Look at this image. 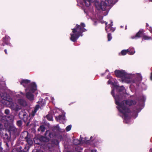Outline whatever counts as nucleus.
I'll list each match as a JSON object with an SVG mask.
<instances>
[{
	"instance_id": "obj_1",
	"label": "nucleus",
	"mask_w": 152,
	"mask_h": 152,
	"mask_svg": "<svg viewBox=\"0 0 152 152\" xmlns=\"http://www.w3.org/2000/svg\"><path fill=\"white\" fill-rule=\"evenodd\" d=\"M127 105L130 106L134 105L136 104V101L134 100L128 99L126 100H123L121 102H120L116 101V104L118 106L116 108L118 109L120 112L123 114L125 120L127 121L129 119V115L126 113H129L131 110L125 104Z\"/></svg>"
},
{
	"instance_id": "obj_2",
	"label": "nucleus",
	"mask_w": 152,
	"mask_h": 152,
	"mask_svg": "<svg viewBox=\"0 0 152 152\" xmlns=\"http://www.w3.org/2000/svg\"><path fill=\"white\" fill-rule=\"evenodd\" d=\"M85 27V24L83 23H81L80 25L76 24L75 28L72 29L73 33L70 34V40L74 42H76L80 36H82L83 32L87 31L84 28Z\"/></svg>"
},
{
	"instance_id": "obj_3",
	"label": "nucleus",
	"mask_w": 152,
	"mask_h": 152,
	"mask_svg": "<svg viewBox=\"0 0 152 152\" xmlns=\"http://www.w3.org/2000/svg\"><path fill=\"white\" fill-rule=\"evenodd\" d=\"M7 129L10 136L14 139L19 136L20 134L19 130L16 128L13 124H9Z\"/></svg>"
},
{
	"instance_id": "obj_4",
	"label": "nucleus",
	"mask_w": 152,
	"mask_h": 152,
	"mask_svg": "<svg viewBox=\"0 0 152 152\" xmlns=\"http://www.w3.org/2000/svg\"><path fill=\"white\" fill-rule=\"evenodd\" d=\"M19 116L20 118H21L22 116V120L24 123L27 122L26 124V126H29L30 123V118L28 120L29 116H28L27 113L25 111V110H21L19 113Z\"/></svg>"
},
{
	"instance_id": "obj_5",
	"label": "nucleus",
	"mask_w": 152,
	"mask_h": 152,
	"mask_svg": "<svg viewBox=\"0 0 152 152\" xmlns=\"http://www.w3.org/2000/svg\"><path fill=\"white\" fill-rule=\"evenodd\" d=\"M114 72L115 75L117 77L121 78L122 79H124V80L128 78L127 73L124 70L116 69L115 71Z\"/></svg>"
},
{
	"instance_id": "obj_6",
	"label": "nucleus",
	"mask_w": 152,
	"mask_h": 152,
	"mask_svg": "<svg viewBox=\"0 0 152 152\" xmlns=\"http://www.w3.org/2000/svg\"><path fill=\"white\" fill-rule=\"evenodd\" d=\"M112 0H105L104 2H102L100 4V8L103 11L106 10L107 7L113 5Z\"/></svg>"
},
{
	"instance_id": "obj_7",
	"label": "nucleus",
	"mask_w": 152,
	"mask_h": 152,
	"mask_svg": "<svg viewBox=\"0 0 152 152\" xmlns=\"http://www.w3.org/2000/svg\"><path fill=\"white\" fill-rule=\"evenodd\" d=\"M10 148L7 142H0V152H7Z\"/></svg>"
},
{
	"instance_id": "obj_8",
	"label": "nucleus",
	"mask_w": 152,
	"mask_h": 152,
	"mask_svg": "<svg viewBox=\"0 0 152 152\" xmlns=\"http://www.w3.org/2000/svg\"><path fill=\"white\" fill-rule=\"evenodd\" d=\"M10 37L7 35H6L5 37L2 38L3 43L1 45L4 46L5 45H8L12 47L11 44L10 42Z\"/></svg>"
},
{
	"instance_id": "obj_9",
	"label": "nucleus",
	"mask_w": 152,
	"mask_h": 152,
	"mask_svg": "<svg viewBox=\"0 0 152 152\" xmlns=\"http://www.w3.org/2000/svg\"><path fill=\"white\" fill-rule=\"evenodd\" d=\"M145 31L143 29H140L136 33L135 35L131 36V38L132 39H137L140 37H142L143 35L144 34V33Z\"/></svg>"
},
{
	"instance_id": "obj_10",
	"label": "nucleus",
	"mask_w": 152,
	"mask_h": 152,
	"mask_svg": "<svg viewBox=\"0 0 152 152\" xmlns=\"http://www.w3.org/2000/svg\"><path fill=\"white\" fill-rule=\"evenodd\" d=\"M8 104L9 107L16 111H18L20 109V106L12 102V101L9 103H8Z\"/></svg>"
},
{
	"instance_id": "obj_11",
	"label": "nucleus",
	"mask_w": 152,
	"mask_h": 152,
	"mask_svg": "<svg viewBox=\"0 0 152 152\" xmlns=\"http://www.w3.org/2000/svg\"><path fill=\"white\" fill-rule=\"evenodd\" d=\"M0 95L3 99L8 102V103H9L12 101V99L11 97L6 93H3L1 94Z\"/></svg>"
},
{
	"instance_id": "obj_12",
	"label": "nucleus",
	"mask_w": 152,
	"mask_h": 152,
	"mask_svg": "<svg viewBox=\"0 0 152 152\" xmlns=\"http://www.w3.org/2000/svg\"><path fill=\"white\" fill-rule=\"evenodd\" d=\"M111 94L114 98L115 100V103L116 104V101L120 102L122 99V96L121 95H116L115 96L114 95V90H112L111 92Z\"/></svg>"
},
{
	"instance_id": "obj_13",
	"label": "nucleus",
	"mask_w": 152,
	"mask_h": 152,
	"mask_svg": "<svg viewBox=\"0 0 152 152\" xmlns=\"http://www.w3.org/2000/svg\"><path fill=\"white\" fill-rule=\"evenodd\" d=\"M59 143V142L58 140L55 139H52L51 141V143H48V146L49 149H50L53 148L55 145H58Z\"/></svg>"
},
{
	"instance_id": "obj_14",
	"label": "nucleus",
	"mask_w": 152,
	"mask_h": 152,
	"mask_svg": "<svg viewBox=\"0 0 152 152\" xmlns=\"http://www.w3.org/2000/svg\"><path fill=\"white\" fill-rule=\"evenodd\" d=\"M26 133L27 134L26 136L25 137L24 139L28 144L30 146H31L33 144L32 140L30 138L29 134L28 132H26Z\"/></svg>"
},
{
	"instance_id": "obj_15",
	"label": "nucleus",
	"mask_w": 152,
	"mask_h": 152,
	"mask_svg": "<svg viewBox=\"0 0 152 152\" xmlns=\"http://www.w3.org/2000/svg\"><path fill=\"white\" fill-rule=\"evenodd\" d=\"M37 90V85L34 82L31 83L30 85L29 91L34 93Z\"/></svg>"
},
{
	"instance_id": "obj_16",
	"label": "nucleus",
	"mask_w": 152,
	"mask_h": 152,
	"mask_svg": "<svg viewBox=\"0 0 152 152\" xmlns=\"http://www.w3.org/2000/svg\"><path fill=\"white\" fill-rule=\"evenodd\" d=\"M39 140L41 142H48L49 141L50 138L46 136H42L39 138Z\"/></svg>"
},
{
	"instance_id": "obj_17",
	"label": "nucleus",
	"mask_w": 152,
	"mask_h": 152,
	"mask_svg": "<svg viewBox=\"0 0 152 152\" xmlns=\"http://www.w3.org/2000/svg\"><path fill=\"white\" fill-rule=\"evenodd\" d=\"M26 96L30 101L33 100L34 99V95L30 92H28L26 93Z\"/></svg>"
},
{
	"instance_id": "obj_18",
	"label": "nucleus",
	"mask_w": 152,
	"mask_h": 152,
	"mask_svg": "<svg viewBox=\"0 0 152 152\" xmlns=\"http://www.w3.org/2000/svg\"><path fill=\"white\" fill-rule=\"evenodd\" d=\"M3 138L5 140L4 142H7L8 143V142H9L11 140V136L10 134L9 135L7 134V133H6L4 135H3Z\"/></svg>"
},
{
	"instance_id": "obj_19",
	"label": "nucleus",
	"mask_w": 152,
	"mask_h": 152,
	"mask_svg": "<svg viewBox=\"0 0 152 152\" xmlns=\"http://www.w3.org/2000/svg\"><path fill=\"white\" fill-rule=\"evenodd\" d=\"M18 103L21 105L25 107L27 105V103L26 101L22 99H20L18 100Z\"/></svg>"
},
{
	"instance_id": "obj_20",
	"label": "nucleus",
	"mask_w": 152,
	"mask_h": 152,
	"mask_svg": "<svg viewBox=\"0 0 152 152\" xmlns=\"http://www.w3.org/2000/svg\"><path fill=\"white\" fill-rule=\"evenodd\" d=\"M47 134L49 138H51L54 135V134L53 132H51L48 130H47L45 134V136H46Z\"/></svg>"
},
{
	"instance_id": "obj_21",
	"label": "nucleus",
	"mask_w": 152,
	"mask_h": 152,
	"mask_svg": "<svg viewBox=\"0 0 152 152\" xmlns=\"http://www.w3.org/2000/svg\"><path fill=\"white\" fill-rule=\"evenodd\" d=\"M105 30L107 33L109 32H113L115 31V28L112 27L106 26L105 27Z\"/></svg>"
},
{
	"instance_id": "obj_22",
	"label": "nucleus",
	"mask_w": 152,
	"mask_h": 152,
	"mask_svg": "<svg viewBox=\"0 0 152 152\" xmlns=\"http://www.w3.org/2000/svg\"><path fill=\"white\" fill-rule=\"evenodd\" d=\"M30 82V81L29 80L27 79H23L20 81V83L21 85H22L23 86L25 87L26 86L25 84H27Z\"/></svg>"
},
{
	"instance_id": "obj_23",
	"label": "nucleus",
	"mask_w": 152,
	"mask_h": 152,
	"mask_svg": "<svg viewBox=\"0 0 152 152\" xmlns=\"http://www.w3.org/2000/svg\"><path fill=\"white\" fill-rule=\"evenodd\" d=\"M55 119L57 121L63 120H64L65 119V115L63 114L60 115L58 117H55Z\"/></svg>"
},
{
	"instance_id": "obj_24",
	"label": "nucleus",
	"mask_w": 152,
	"mask_h": 152,
	"mask_svg": "<svg viewBox=\"0 0 152 152\" xmlns=\"http://www.w3.org/2000/svg\"><path fill=\"white\" fill-rule=\"evenodd\" d=\"M114 86L115 88H116L117 89L119 92L122 91L124 89V88L123 86H122L120 87L118 86L115 85H114Z\"/></svg>"
},
{
	"instance_id": "obj_25",
	"label": "nucleus",
	"mask_w": 152,
	"mask_h": 152,
	"mask_svg": "<svg viewBox=\"0 0 152 152\" xmlns=\"http://www.w3.org/2000/svg\"><path fill=\"white\" fill-rule=\"evenodd\" d=\"M52 130L54 132H58L60 131V129L58 126L57 125L53 128Z\"/></svg>"
},
{
	"instance_id": "obj_26",
	"label": "nucleus",
	"mask_w": 152,
	"mask_h": 152,
	"mask_svg": "<svg viewBox=\"0 0 152 152\" xmlns=\"http://www.w3.org/2000/svg\"><path fill=\"white\" fill-rule=\"evenodd\" d=\"M46 118L49 121H53V117L52 115L50 113L46 115Z\"/></svg>"
},
{
	"instance_id": "obj_27",
	"label": "nucleus",
	"mask_w": 152,
	"mask_h": 152,
	"mask_svg": "<svg viewBox=\"0 0 152 152\" xmlns=\"http://www.w3.org/2000/svg\"><path fill=\"white\" fill-rule=\"evenodd\" d=\"M85 5L87 7L90 6L91 0H83Z\"/></svg>"
},
{
	"instance_id": "obj_28",
	"label": "nucleus",
	"mask_w": 152,
	"mask_h": 152,
	"mask_svg": "<svg viewBox=\"0 0 152 152\" xmlns=\"http://www.w3.org/2000/svg\"><path fill=\"white\" fill-rule=\"evenodd\" d=\"M80 141L77 139H74L73 140V143L75 145H78L80 144Z\"/></svg>"
},
{
	"instance_id": "obj_29",
	"label": "nucleus",
	"mask_w": 152,
	"mask_h": 152,
	"mask_svg": "<svg viewBox=\"0 0 152 152\" xmlns=\"http://www.w3.org/2000/svg\"><path fill=\"white\" fill-rule=\"evenodd\" d=\"M142 39L145 40H148L152 39V37H149L146 35H144V34L142 36Z\"/></svg>"
},
{
	"instance_id": "obj_30",
	"label": "nucleus",
	"mask_w": 152,
	"mask_h": 152,
	"mask_svg": "<svg viewBox=\"0 0 152 152\" xmlns=\"http://www.w3.org/2000/svg\"><path fill=\"white\" fill-rule=\"evenodd\" d=\"M97 137L96 135H94L93 136H91L90 138V140H89L91 141H93L94 140H97Z\"/></svg>"
},
{
	"instance_id": "obj_31",
	"label": "nucleus",
	"mask_w": 152,
	"mask_h": 152,
	"mask_svg": "<svg viewBox=\"0 0 152 152\" xmlns=\"http://www.w3.org/2000/svg\"><path fill=\"white\" fill-rule=\"evenodd\" d=\"M40 129L42 132H44L45 130V127L44 125H42L40 126L39 128L38 129V131Z\"/></svg>"
},
{
	"instance_id": "obj_32",
	"label": "nucleus",
	"mask_w": 152,
	"mask_h": 152,
	"mask_svg": "<svg viewBox=\"0 0 152 152\" xmlns=\"http://www.w3.org/2000/svg\"><path fill=\"white\" fill-rule=\"evenodd\" d=\"M129 51V49L124 50L121 52V54L122 55L124 56L126 55Z\"/></svg>"
},
{
	"instance_id": "obj_33",
	"label": "nucleus",
	"mask_w": 152,
	"mask_h": 152,
	"mask_svg": "<svg viewBox=\"0 0 152 152\" xmlns=\"http://www.w3.org/2000/svg\"><path fill=\"white\" fill-rule=\"evenodd\" d=\"M139 99L141 102H145V98L143 96H140Z\"/></svg>"
},
{
	"instance_id": "obj_34",
	"label": "nucleus",
	"mask_w": 152,
	"mask_h": 152,
	"mask_svg": "<svg viewBox=\"0 0 152 152\" xmlns=\"http://www.w3.org/2000/svg\"><path fill=\"white\" fill-rule=\"evenodd\" d=\"M17 125L19 127H21L22 125V122L21 120L18 121L16 122Z\"/></svg>"
},
{
	"instance_id": "obj_35",
	"label": "nucleus",
	"mask_w": 152,
	"mask_h": 152,
	"mask_svg": "<svg viewBox=\"0 0 152 152\" xmlns=\"http://www.w3.org/2000/svg\"><path fill=\"white\" fill-rule=\"evenodd\" d=\"M107 38L108 39V41H110L112 37L110 33H108Z\"/></svg>"
},
{
	"instance_id": "obj_36",
	"label": "nucleus",
	"mask_w": 152,
	"mask_h": 152,
	"mask_svg": "<svg viewBox=\"0 0 152 152\" xmlns=\"http://www.w3.org/2000/svg\"><path fill=\"white\" fill-rule=\"evenodd\" d=\"M40 106L39 104H37L34 107V110L37 111L39 109Z\"/></svg>"
},
{
	"instance_id": "obj_37",
	"label": "nucleus",
	"mask_w": 152,
	"mask_h": 152,
	"mask_svg": "<svg viewBox=\"0 0 152 152\" xmlns=\"http://www.w3.org/2000/svg\"><path fill=\"white\" fill-rule=\"evenodd\" d=\"M72 127V126L71 125H69L68 126H67L66 128V131L68 132L70 131Z\"/></svg>"
},
{
	"instance_id": "obj_38",
	"label": "nucleus",
	"mask_w": 152,
	"mask_h": 152,
	"mask_svg": "<svg viewBox=\"0 0 152 152\" xmlns=\"http://www.w3.org/2000/svg\"><path fill=\"white\" fill-rule=\"evenodd\" d=\"M135 53V51H130L129 50V51L128 52V54L130 55H133Z\"/></svg>"
},
{
	"instance_id": "obj_39",
	"label": "nucleus",
	"mask_w": 152,
	"mask_h": 152,
	"mask_svg": "<svg viewBox=\"0 0 152 152\" xmlns=\"http://www.w3.org/2000/svg\"><path fill=\"white\" fill-rule=\"evenodd\" d=\"M37 112L36 110H34L31 113V116L32 117H34L35 114V113H37Z\"/></svg>"
},
{
	"instance_id": "obj_40",
	"label": "nucleus",
	"mask_w": 152,
	"mask_h": 152,
	"mask_svg": "<svg viewBox=\"0 0 152 152\" xmlns=\"http://www.w3.org/2000/svg\"><path fill=\"white\" fill-rule=\"evenodd\" d=\"M10 110L8 109H6L4 111V113L7 115H8L10 113Z\"/></svg>"
},
{
	"instance_id": "obj_41",
	"label": "nucleus",
	"mask_w": 152,
	"mask_h": 152,
	"mask_svg": "<svg viewBox=\"0 0 152 152\" xmlns=\"http://www.w3.org/2000/svg\"><path fill=\"white\" fill-rule=\"evenodd\" d=\"M148 29L151 33H152V28L151 27H149Z\"/></svg>"
},
{
	"instance_id": "obj_42",
	"label": "nucleus",
	"mask_w": 152,
	"mask_h": 152,
	"mask_svg": "<svg viewBox=\"0 0 152 152\" xmlns=\"http://www.w3.org/2000/svg\"><path fill=\"white\" fill-rule=\"evenodd\" d=\"M113 22L112 21H111L110 23L107 26H110V27H112V26H113Z\"/></svg>"
},
{
	"instance_id": "obj_43",
	"label": "nucleus",
	"mask_w": 152,
	"mask_h": 152,
	"mask_svg": "<svg viewBox=\"0 0 152 152\" xmlns=\"http://www.w3.org/2000/svg\"><path fill=\"white\" fill-rule=\"evenodd\" d=\"M150 79L151 80H152V72H151V74Z\"/></svg>"
},
{
	"instance_id": "obj_44",
	"label": "nucleus",
	"mask_w": 152,
	"mask_h": 152,
	"mask_svg": "<svg viewBox=\"0 0 152 152\" xmlns=\"http://www.w3.org/2000/svg\"><path fill=\"white\" fill-rule=\"evenodd\" d=\"M4 52H5V53L6 54H7V50L6 49H5L4 50Z\"/></svg>"
},
{
	"instance_id": "obj_45",
	"label": "nucleus",
	"mask_w": 152,
	"mask_h": 152,
	"mask_svg": "<svg viewBox=\"0 0 152 152\" xmlns=\"http://www.w3.org/2000/svg\"><path fill=\"white\" fill-rule=\"evenodd\" d=\"M90 152H96V150H91Z\"/></svg>"
},
{
	"instance_id": "obj_46",
	"label": "nucleus",
	"mask_w": 152,
	"mask_h": 152,
	"mask_svg": "<svg viewBox=\"0 0 152 152\" xmlns=\"http://www.w3.org/2000/svg\"><path fill=\"white\" fill-rule=\"evenodd\" d=\"M149 152H152V148L150 149Z\"/></svg>"
},
{
	"instance_id": "obj_47",
	"label": "nucleus",
	"mask_w": 152,
	"mask_h": 152,
	"mask_svg": "<svg viewBox=\"0 0 152 152\" xmlns=\"http://www.w3.org/2000/svg\"><path fill=\"white\" fill-rule=\"evenodd\" d=\"M146 27H148L149 26V25L147 23H146Z\"/></svg>"
},
{
	"instance_id": "obj_48",
	"label": "nucleus",
	"mask_w": 152,
	"mask_h": 152,
	"mask_svg": "<svg viewBox=\"0 0 152 152\" xmlns=\"http://www.w3.org/2000/svg\"><path fill=\"white\" fill-rule=\"evenodd\" d=\"M111 82V81H110V80H108V81L107 82V83H108V84H110V83Z\"/></svg>"
},
{
	"instance_id": "obj_49",
	"label": "nucleus",
	"mask_w": 152,
	"mask_h": 152,
	"mask_svg": "<svg viewBox=\"0 0 152 152\" xmlns=\"http://www.w3.org/2000/svg\"><path fill=\"white\" fill-rule=\"evenodd\" d=\"M20 93L21 94H22V95H23V94H24L22 92H21Z\"/></svg>"
},
{
	"instance_id": "obj_50",
	"label": "nucleus",
	"mask_w": 152,
	"mask_h": 152,
	"mask_svg": "<svg viewBox=\"0 0 152 152\" xmlns=\"http://www.w3.org/2000/svg\"><path fill=\"white\" fill-rule=\"evenodd\" d=\"M26 145L25 147H24V149H26Z\"/></svg>"
},
{
	"instance_id": "obj_51",
	"label": "nucleus",
	"mask_w": 152,
	"mask_h": 152,
	"mask_svg": "<svg viewBox=\"0 0 152 152\" xmlns=\"http://www.w3.org/2000/svg\"><path fill=\"white\" fill-rule=\"evenodd\" d=\"M29 147H28V149L27 150V151H28V149H29Z\"/></svg>"
},
{
	"instance_id": "obj_52",
	"label": "nucleus",
	"mask_w": 152,
	"mask_h": 152,
	"mask_svg": "<svg viewBox=\"0 0 152 152\" xmlns=\"http://www.w3.org/2000/svg\"><path fill=\"white\" fill-rule=\"evenodd\" d=\"M36 144H39V143H36Z\"/></svg>"
},
{
	"instance_id": "obj_53",
	"label": "nucleus",
	"mask_w": 152,
	"mask_h": 152,
	"mask_svg": "<svg viewBox=\"0 0 152 152\" xmlns=\"http://www.w3.org/2000/svg\"><path fill=\"white\" fill-rule=\"evenodd\" d=\"M22 151H20V152H22Z\"/></svg>"
},
{
	"instance_id": "obj_54",
	"label": "nucleus",
	"mask_w": 152,
	"mask_h": 152,
	"mask_svg": "<svg viewBox=\"0 0 152 152\" xmlns=\"http://www.w3.org/2000/svg\"><path fill=\"white\" fill-rule=\"evenodd\" d=\"M126 27L125 28V29H126Z\"/></svg>"
},
{
	"instance_id": "obj_55",
	"label": "nucleus",
	"mask_w": 152,
	"mask_h": 152,
	"mask_svg": "<svg viewBox=\"0 0 152 152\" xmlns=\"http://www.w3.org/2000/svg\"><path fill=\"white\" fill-rule=\"evenodd\" d=\"M126 27L125 28V29H126Z\"/></svg>"
},
{
	"instance_id": "obj_56",
	"label": "nucleus",
	"mask_w": 152,
	"mask_h": 152,
	"mask_svg": "<svg viewBox=\"0 0 152 152\" xmlns=\"http://www.w3.org/2000/svg\"><path fill=\"white\" fill-rule=\"evenodd\" d=\"M107 23H106V25H107Z\"/></svg>"
},
{
	"instance_id": "obj_57",
	"label": "nucleus",
	"mask_w": 152,
	"mask_h": 152,
	"mask_svg": "<svg viewBox=\"0 0 152 152\" xmlns=\"http://www.w3.org/2000/svg\"><path fill=\"white\" fill-rule=\"evenodd\" d=\"M151 1H152V0H151Z\"/></svg>"
},
{
	"instance_id": "obj_58",
	"label": "nucleus",
	"mask_w": 152,
	"mask_h": 152,
	"mask_svg": "<svg viewBox=\"0 0 152 152\" xmlns=\"http://www.w3.org/2000/svg\"><path fill=\"white\" fill-rule=\"evenodd\" d=\"M42 152H43V151H42Z\"/></svg>"
}]
</instances>
